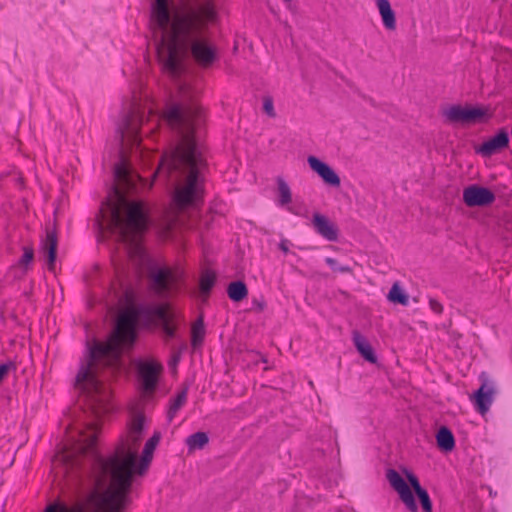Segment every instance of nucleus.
Listing matches in <instances>:
<instances>
[{"instance_id":"obj_20","label":"nucleus","mask_w":512,"mask_h":512,"mask_svg":"<svg viewBox=\"0 0 512 512\" xmlns=\"http://www.w3.org/2000/svg\"><path fill=\"white\" fill-rule=\"evenodd\" d=\"M384 27L389 31L396 29V15L388 0H375Z\"/></svg>"},{"instance_id":"obj_29","label":"nucleus","mask_w":512,"mask_h":512,"mask_svg":"<svg viewBox=\"0 0 512 512\" xmlns=\"http://www.w3.org/2000/svg\"><path fill=\"white\" fill-rule=\"evenodd\" d=\"M387 297L390 302L395 304L407 306L409 303L408 295L404 292L398 283H394L392 285Z\"/></svg>"},{"instance_id":"obj_13","label":"nucleus","mask_w":512,"mask_h":512,"mask_svg":"<svg viewBox=\"0 0 512 512\" xmlns=\"http://www.w3.org/2000/svg\"><path fill=\"white\" fill-rule=\"evenodd\" d=\"M480 379L482 384L474 392L472 401L476 411L481 415H485L493 402V395L495 391L492 385H488V377L485 373L480 375Z\"/></svg>"},{"instance_id":"obj_36","label":"nucleus","mask_w":512,"mask_h":512,"mask_svg":"<svg viewBox=\"0 0 512 512\" xmlns=\"http://www.w3.org/2000/svg\"><path fill=\"white\" fill-rule=\"evenodd\" d=\"M429 306H430L431 310L433 312H435L436 314H438V315L442 314L443 306H442V304L438 300H436L434 298H430L429 299Z\"/></svg>"},{"instance_id":"obj_28","label":"nucleus","mask_w":512,"mask_h":512,"mask_svg":"<svg viewBox=\"0 0 512 512\" xmlns=\"http://www.w3.org/2000/svg\"><path fill=\"white\" fill-rule=\"evenodd\" d=\"M209 442V437L206 432H196L191 434L186 439V445L189 449V451H193L196 449H203L205 445H207Z\"/></svg>"},{"instance_id":"obj_37","label":"nucleus","mask_w":512,"mask_h":512,"mask_svg":"<svg viewBox=\"0 0 512 512\" xmlns=\"http://www.w3.org/2000/svg\"><path fill=\"white\" fill-rule=\"evenodd\" d=\"M279 249L281 251H283L284 253H288L289 252V247L287 245V240H282L280 243H279Z\"/></svg>"},{"instance_id":"obj_7","label":"nucleus","mask_w":512,"mask_h":512,"mask_svg":"<svg viewBox=\"0 0 512 512\" xmlns=\"http://www.w3.org/2000/svg\"><path fill=\"white\" fill-rule=\"evenodd\" d=\"M164 118L170 124L181 123L183 126L180 139L170 147L171 160H200L206 157L205 146L193 134L189 115H184L180 107L172 106L167 109Z\"/></svg>"},{"instance_id":"obj_12","label":"nucleus","mask_w":512,"mask_h":512,"mask_svg":"<svg viewBox=\"0 0 512 512\" xmlns=\"http://www.w3.org/2000/svg\"><path fill=\"white\" fill-rule=\"evenodd\" d=\"M495 194L487 187L472 184L463 190V202L468 207H486L495 201Z\"/></svg>"},{"instance_id":"obj_34","label":"nucleus","mask_w":512,"mask_h":512,"mask_svg":"<svg viewBox=\"0 0 512 512\" xmlns=\"http://www.w3.org/2000/svg\"><path fill=\"white\" fill-rule=\"evenodd\" d=\"M325 262L333 271H338L340 273H352V268L350 266H340L338 265L337 260L332 257H327Z\"/></svg>"},{"instance_id":"obj_27","label":"nucleus","mask_w":512,"mask_h":512,"mask_svg":"<svg viewBox=\"0 0 512 512\" xmlns=\"http://www.w3.org/2000/svg\"><path fill=\"white\" fill-rule=\"evenodd\" d=\"M443 116L450 122L466 123V106H450L443 111Z\"/></svg>"},{"instance_id":"obj_8","label":"nucleus","mask_w":512,"mask_h":512,"mask_svg":"<svg viewBox=\"0 0 512 512\" xmlns=\"http://www.w3.org/2000/svg\"><path fill=\"white\" fill-rule=\"evenodd\" d=\"M406 480L395 470L388 469L386 472V478L391 487L398 493L399 498L405 504L406 508L410 512H417L418 505L416 503L414 493L424 489L418 477L409 469L403 468Z\"/></svg>"},{"instance_id":"obj_24","label":"nucleus","mask_w":512,"mask_h":512,"mask_svg":"<svg viewBox=\"0 0 512 512\" xmlns=\"http://www.w3.org/2000/svg\"><path fill=\"white\" fill-rule=\"evenodd\" d=\"M188 386H184L177 395L170 400L169 409L167 412V418L169 421H172L176 416L177 412L184 406L187 401L188 395Z\"/></svg>"},{"instance_id":"obj_16","label":"nucleus","mask_w":512,"mask_h":512,"mask_svg":"<svg viewBox=\"0 0 512 512\" xmlns=\"http://www.w3.org/2000/svg\"><path fill=\"white\" fill-rule=\"evenodd\" d=\"M160 439V432L155 431L152 437L147 440L143 449L140 462H135V466L133 468V476L135 474L144 475L146 473L148 466L152 461L154 450L156 449V446L158 445Z\"/></svg>"},{"instance_id":"obj_19","label":"nucleus","mask_w":512,"mask_h":512,"mask_svg":"<svg viewBox=\"0 0 512 512\" xmlns=\"http://www.w3.org/2000/svg\"><path fill=\"white\" fill-rule=\"evenodd\" d=\"M311 169L315 171L323 181L333 187L340 186V178L326 162H308Z\"/></svg>"},{"instance_id":"obj_9","label":"nucleus","mask_w":512,"mask_h":512,"mask_svg":"<svg viewBox=\"0 0 512 512\" xmlns=\"http://www.w3.org/2000/svg\"><path fill=\"white\" fill-rule=\"evenodd\" d=\"M139 313L149 323L158 322L165 341L176 338L177 326L174 323V316L164 305H141Z\"/></svg>"},{"instance_id":"obj_17","label":"nucleus","mask_w":512,"mask_h":512,"mask_svg":"<svg viewBox=\"0 0 512 512\" xmlns=\"http://www.w3.org/2000/svg\"><path fill=\"white\" fill-rule=\"evenodd\" d=\"M509 137L507 132L500 131L495 136L491 137L487 141H485L482 145L476 148V151L482 157H491L492 155L498 153L503 148H505L508 144Z\"/></svg>"},{"instance_id":"obj_11","label":"nucleus","mask_w":512,"mask_h":512,"mask_svg":"<svg viewBox=\"0 0 512 512\" xmlns=\"http://www.w3.org/2000/svg\"><path fill=\"white\" fill-rule=\"evenodd\" d=\"M136 367L142 391L145 394H153L157 388L159 376L163 371L162 364L155 360H140Z\"/></svg>"},{"instance_id":"obj_18","label":"nucleus","mask_w":512,"mask_h":512,"mask_svg":"<svg viewBox=\"0 0 512 512\" xmlns=\"http://www.w3.org/2000/svg\"><path fill=\"white\" fill-rule=\"evenodd\" d=\"M352 340H353L356 350L358 351V353L362 356V358L365 361H367L371 364L377 363L378 358L374 352L373 347L359 331H357V330L353 331Z\"/></svg>"},{"instance_id":"obj_32","label":"nucleus","mask_w":512,"mask_h":512,"mask_svg":"<svg viewBox=\"0 0 512 512\" xmlns=\"http://www.w3.org/2000/svg\"><path fill=\"white\" fill-rule=\"evenodd\" d=\"M415 495L417 496L420 502L423 512H432L433 505L427 490L422 489L415 493Z\"/></svg>"},{"instance_id":"obj_35","label":"nucleus","mask_w":512,"mask_h":512,"mask_svg":"<svg viewBox=\"0 0 512 512\" xmlns=\"http://www.w3.org/2000/svg\"><path fill=\"white\" fill-rule=\"evenodd\" d=\"M263 109L268 116H270V117L275 116L274 104H273V101L271 98L264 99Z\"/></svg>"},{"instance_id":"obj_3","label":"nucleus","mask_w":512,"mask_h":512,"mask_svg":"<svg viewBox=\"0 0 512 512\" xmlns=\"http://www.w3.org/2000/svg\"><path fill=\"white\" fill-rule=\"evenodd\" d=\"M130 163L121 161L113 166L111 192L117 202L111 207L107 227L118 242L133 247L148 229V214L142 201H130L127 195L151 188L152 183L131 169Z\"/></svg>"},{"instance_id":"obj_21","label":"nucleus","mask_w":512,"mask_h":512,"mask_svg":"<svg viewBox=\"0 0 512 512\" xmlns=\"http://www.w3.org/2000/svg\"><path fill=\"white\" fill-rule=\"evenodd\" d=\"M437 447L442 452H451L455 448V438L447 426H441L436 433Z\"/></svg>"},{"instance_id":"obj_22","label":"nucleus","mask_w":512,"mask_h":512,"mask_svg":"<svg viewBox=\"0 0 512 512\" xmlns=\"http://www.w3.org/2000/svg\"><path fill=\"white\" fill-rule=\"evenodd\" d=\"M492 111L488 106H466V123H479L488 120Z\"/></svg>"},{"instance_id":"obj_39","label":"nucleus","mask_w":512,"mask_h":512,"mask_svg":"<svg viewBox=\"0 0 512 512\" xmlns=\"http://www.w3.org/2000/svg\"><path fill=\"white\" fill-rule=\"evenodd\" d=\"M308 160L313 161L316 160L314 157H309Z\"/></svg>"},{"instance_id":"obj_6","label":"nucleus","mask_w":512,"mask_h":512,"mask_svg":"<svg viewBox=\"0 0 512 512\" xmlns=\"http://www.w3.org/2000/svg\"><path fill=\"white\" fill-rule=\"evenodd\" d=\"M199 162H158L157 169L153 172V179L164 178L165 181L175 186L173 201L180 208H186L202 198L203 187Z\"/></svg>"},{"instance_id":"obj_10","label":"nucleus","mask_w":512,"mask_h":512,"mask_svg":"<svg viewBox=\"0 0 512 512\" xmlns=\"http://www.w3.org/2000/svg\"><path fill=\"white\" fill-rule=\"evenodd\" d=\"M149 278L151 289L161 298H167L171 293L178 291V276L169 268H154Z\"/></svg>"},{"instance_id":"obj_25","label":"nucleus","mask_w":512,"mask_h":512,"mask_svg":"<svg viewBox=\"0 0 512 512\" xmlns=\"http://www.w3.org/2000/svg\"><path fill=\"white\" fill-rule=\"evenodd\" d=\"M228 297L234 302H240L248 295V288L243 281H233L227 287Z\"/></svg>"},{"instance_id":"obj_23","label":"nucleus","mask_w":512,"mask_h":512,"mask_svg":"<svg viewBox=\"0 0 512 512\" xmlns=\"http://www.w3.org/2000/svg\"><path fill=\"white\" fill-rule=\"evenodd\" d=\"M217 281V275L215 271L211 269H205L202 271L199 281L200 293L204 297H209L210 293L215 286Z\"/></svg>"},{"instance_id":"obj_30","label":"nucleus","mask_w":512,"mask_h":512,"mask_svg":"<svg viewBox=\"0 0 512 512\" xmlns=\"http://www.w3.org/2000/svg\"><path fill=\"white\" fill-rule=\"evenodd\" d=\"M279 193V204L285 206L292 201V193L286 181L278 176L276 179Z\"/></svg>"},{"instance_id":"obj_38","label":"nucleus","mask_w":512,"mask_h":512,"mask_svg":"<svg viewBox=\"0 0 512 512\" xmlns=\"http://www.w3.org/2000/svg\"><path fill=\"white\" fill-rule=\"evenodd\" d=\"M179 361H180V354H175V355H173V357L170 361V365H177Z\"/></svg>"},{"instance_id":"obj_1","label":"nucleus","mask_w":512,"mask_h":512,"mask_svg":"<svg viewBox=\"0 0 512 512\" xmlns=\"http://www.w3.org/2000/svg\"><path fill=\"white\" fill-rule=\"evenodd\" d=\"M144 422V414L135 415L127 438L108 458L98 451L95 432L83 440L76 453L63 457L67 486L75 491L91 490L87 497L90 512H124L131 503L133 468Z\"/></svg>"},{"instance_id":"obj_33","label":"nucleus","mask_w":512,"mask_h":512,"mask_svg":"<svg viewBox=\"0 0 512 512\" xmlns=\"http://www.w3.org/2000/svg\"><path fill=\"white\" fill-rule=\"evenodd\" d=\"M44 512H76L60 500H56L46 506Z\"/></svg>"},{"instance_id":"obj_31","label":"nucleus","mask_w":512,"mask_h":512,"mask_svg":"<svg viewBox=\"0 0 512 512\" xmlns=\"http://www.w3.org/2000/svg\"><path fill=\"white\" fill-rule=\"evenodd\" d=\"M34 259V249L30 246L23 247V255L18 261V265L23 268L24 272H27L30 263Z\"/></svg>"},{"instance_id":"obj_2","label":"nucleus","mask_w":512,"mask_h":512,"mask_svg":"<svg viewBox=\"0 0 512 512\" xmlns=\"http://www.w3.org/2000/svg\"><path fill=\"white\" fill-rule=\"evenodd\" d=\"M216 20L212 3L192 4L188 0H154L150 28L157 42V55L163 69L177 74L188 45L195 61L208 67L217 59L216 47L205 31Z\"/></svg>"},{"instance_id":"obj_4","label":"nucleus","mask_w":512,"mask_h":512,"mask_svg":"<svg viewBox=\"0 0 512 512\" xmlns=\"http://www.w3.org/2000/svg\"><path fill=\"white\" fill-rule=\"evenodd\" d=\"M140 306L121 311L115 322L111 334L105 342L94 341L93 346L89 347L87 362L81 365L75 383L77 386L88 384L92 389L97 390L100 381L93 369L101 361L105 365H110L112 361L120 358L123 346H132L136 340V319L142 318L139 313Z\"/></svg>"},{"instance_id":"obj_15","label":"nucleus","mask_w":512,"mask_h":512,"mask_svg":"<svg viewBox=\"0 0 512 512\" xmlns=\"http://www.w3.org/2000/svg\"><path fill=\"white\" fill-rule=\"evenodd\" d=\"M57 248H58V237L57 231L55 228L49 229L46 228V237L42 241L41 251L43 257L47 263V267L49 271L55 270V263L57 258Z\"/></svg>"},{"instance_id":"obj_26","label":"nucleus","mask_w":512,"mask_h":512,"mask_svg":"<svg viewBox=\"0 0 512 512\" xmlns=\"http://www.w3.org/2000/svg\"><path fill=\"white\" fill-rule=\"evenodd\" d=\"M191 334V344L193 348L202 346L205 337V325L202 315H200L198 319L195 321V323L192 325Z\"/></svg>"},{"instance_id":"obj_14","label":"nucleus","mask_w":512,"mask_h":512,"mask_svg":"<svg viewBox=\"0 0 512 512\" xmlns=\"http://www.w3.org/2000/svg\"><path fill=\"white\" fill-rule=\"evenodd\" d=\"M312 225L316 233L324 239L330 242L338 240L339 229L337 225L325 215L314 213L312 217Z\"/></svg>"},{"instance_id":"obj_5","label":"nucleus","mask_w":512,"mask_h":512,"mask_svg":"<svg viewBox=\"0 0 512 512\" xmlns=\"http://www.w3.org/2000/svg\"><path fill=\"white\" fill-rule=\"evenodd\" d=\"M159 125L154 100L147 91L133 94L119 127L120 160L137 156L142 135L152 134Z\"/></svg>"}]
</instances>
